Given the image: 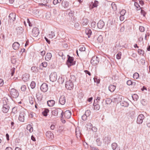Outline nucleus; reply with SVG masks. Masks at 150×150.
Listing matches in <instances>:
<instances>
[{"instance_id": "nucleus-38", "label": "nucleus", "mask_w": 150, "mask_h": 150, "mask_svg": "<svg viewBox=\"0 0 150 150\" xmlns=\"http://www.w3.org/2000/svg\"><path fill=\"white\" fill-rule=\"evenodd\" d=\"M17 112V107H13L12 109L11 113H16Z\"/></svg>"}, {"instance_id": "nucleus-16", "label": "nucleus", "mask_w": 150, "mask_h": 150, "mask_svg": "<svg viewBox=\"0 0 150 150\" xmlns=\"http://www.w3.org/2000/svg\"><path fill=\"white\" fill-rule=\"evenodd\" d=\"M9 109V106L8 105H4L3 106L2 111L5 113L8 112Z\"/></svg>"}, {"instance_id": "nucleus-6", "label": "nucleus", "mask_w": 150, "mask_h": 150, "mask_svg": "<svg viewBox=\"0 0 150 150\" xmlns=\"http://www.w3.org/2000/svg\"><path fill=\"white\" fill-rule=\"evenodd\" d=\"M99 62V58L97 56H94L91 61V63L93 65L97 64Z\"/></svg>"}, {"instance_id": "nucleus-37", "label": "nucleus", "mask_w": 150, "mask_h": 150, "mask_svg": "<svg viewBox=\"0 0 150 150\" xmlns=\"http://www.w3.org/2000/svg\"><path fill=\"white\" fill-rule=\"evenodd\" d=\"M97 40L99 42H102L103 41V37L102 35H99L98 38Z\"/></svg>"}, {"instance_id": "nucleus-19", "label": "nucleus", "mask_w": 150, "mask_h": 150, "mask_svg": "<svg viewBox=\"0 0 150 150\" xmlns=\"http://www.w3.org/2000/svg\"><path fill=\"white\" fill-rule=\"evenodd\" d=\"M105 94L103 93H100L98 95V96L94 100V102L95 101H96V103H99V102L100 101V99L102 98V94Z\"/></svg>"}, {"instance_id": "nucleus-52", "label": "nucleus", "mask_w": 150, "mask_h": 150, "mask_svg": "<svg viewBox=\"0 0 150 150\" xmlns=\"http://www.w3.org/2000/svg\"><path fill=\"white\" fill-rule=\"evenodd\" d=\"M88 116L85 114L82 116L81 118L83 120L85 121L86 120Z\"/></svg>"}, {"instance_id": "nucleus-1", "label": "nucleus", "mask_w": 150, "mask_h": 150, "mask_svg": "<svg viewBox=\"0 0 150 150\" xmlns=\"http://www.w3.org/2000/svg\"><path fill=\"white\" fill-rule=\"evenodd\" d=\"M68 59L67 61V64L69 67L72 65H74L75 64V62L74 61V58L73 57H71L69 55H67Z\"/></svg>"}, {"instance_id": "nucleus-51", "label": "nucleus", "mask_w": 150, "mask_h": 150, "mask_svg": "<svg viewBox=\"0 0 150 150\" xmlns=\"http://www.w3.org/2000/svg\"><path fill=\"white\" fill-rule=\"evenodd\" d=\"M90 111L89 110H87L86 111L85 114L88 117L90 115Z\"/></svg>"}, {"instance_id": "nucleus-32", "label": "nucleus", "mask_w": 150, "mask_h": 150, "mask_svg": "<svg viewBox=\"0 0 150 150\" xmlns=\"http://www.w3.org/2000/svg\"><path fill=\"white\" fill-rule=\"evenodd\" d=\"M49 110L48 109H45L42 112V114L45 116H47V113L49 112Z\"/></svg>"}, {"instance_id": "nucleus-45", "label": "nucleus", "mask_w": 150, "mask_h": 150, "mask_svg": "<svg viewBox=\"0 0 150 150\" xmlns=\"http://www.w3.org/2000/svg\"><path fill=\"white\" fill-rule=\"evenodd\" d=\"M8 102V100L7 98H5L3 100V106L4 105H8L7 103Z\"/></svg>"}, {"instance_id": "nucleus-42", "label": "nucleus", "mask_w": 150, "mask_h": 150, "mask_svg": "<svg viewBox=\"0 0 150 150\" xmlns=\"http://www.w3.org/2000/svg\"><path fill=\"white\" fill-rule=\"evenodd\" d=\"M121 52H119L118 54L116 55L117 59H121Z\"/></svg>"}, {"instance_id": "nucleus-44", "label": "nucleus", "mask_w": 150, "mask_h": 150, "mask_svg": "<svg viewBox=\"0 0 150 150\" xmlns=\"http://www.w3.org/2000/svg\"><path fill=\"white\" fill-rule=\"evenodd\" d=\"M30 86L32 89L34 88L35 86V83L34 81H32L30 84Z\"/></svg>"}, {"instance_id": "nucleus-9", "label": "nucleus", "mask_w": 150, "mask_h": 150, "mask_svg": "<svg viewBox=\"0 0 150 150\" xmlns=\"http://www.w3.org/2000/svg\"><path fill=\"white\" fill-rule=\"evenodd\" d=\"M144 118V115L142 114L139 115L138 117L137 122L139 124H141L143 122V120Z\"/></svg>"}, {"instance_id": "nucleus-2", "label": "nucleus", "mask_w": 150, "mask_h": 150, "mask_svg": "<svg viewBox=\"0 0 150 150\" xmlns=\"http://www.w3.org/2000/svg\"><path fill=\"white\" fill-rule=\"evenodd\" d=\"M10 92L11 97L14 98H16L19 96L18 91L14 88L11 89Z\"/></svg>"}, {"instance_id": "nucleus-8", "label": "nucleus", "mask_w": 150, "mask_h": 150, "mask_svg": "<svg viewBox=\"0 0 150 150\" xmlns=\"http://www.w3.org/2000/svg\"><path fill=\"white\" fill-rule=\"evenodd\" d=\"M32 35L34 37H37L39 34L38 28L36 27L34 28L32 30Z\"/></svg>"}, {"instance_id": "nucleus-10", "label": "nucleus", "mask_w": 150, "mask_h": 150, "mask_svg": "<svg viewBox=\"0 0 150 150\" xmlns=\"http://www.w3.org/2000/svg\"><path fill=\"white\" fill-rule=\"evenodd\" d=\"M48 89V85L46 83H43L40 86V89L43 92H46Z\"/></svg>"}, {"instance_id": "nucleus-49", "label": "nucleus", "mask_w": 150, "mask_h": 150, "mask_svg": "<svg viewBox=\"0 0 150 150\" xmlns=\"http://www.w3.org/2000/svg\"><path fill=\"white\" fill-rule=\"evenodd\" d=\"M111 6L113 9L115 11L116 9V4L114 3H113L111 4Z\"/></svg>"}, {"instance_id": "nucleus-17", "label": "nucleus", "mask_w": 150, "mask_h": 150, "mask_svg": "<svg viewBox=\"0 0 150 150\" xmlns=\"http://www.w3.org/2000/svg\"><path fill=\"white\" fill-rule=\"evenodd\" d=\"M104 23L102 20H100L97 24V26L99 29L102 28L104 25Z\"/></svg>"}, {"instance_id": "nucleus-33", "label": "nucleus", "mask_w": 150, "mask_h": 150, "mask_svg": "<svg viewBox=\"0 0 150 150\" xmlns=\"http://www.w3.org/2000/svg\"><path fill=\"white\" fill-rule=\"evenodd\" d=\"M92 125L91 123H88L86 125V127L87 128L88 130H90L91 129Z\"/></svg>"}, {"instance_id": "nucleus-39", "label": "nucleus", "mask_w": 150, "mask_h": 150, "mask_svg": "<svg viewBox=\"0 0 150 150\" xmlns=\"http://www.w3.org/2000/svg\"><path fill=\"white\" fill-rule=\"evenodd\" d=\"M96 141L97 143V145L98 146H100L101 144V141L100 140V139L99 138L97 139Z\"/></svg>"}, {"instance_id": "nucleus-43", "label": "nucleus", "mask_w": 150, "mask_h": 150, "mask_svg": "<svg viewBox=\"0 0 150 150\" xmlns=\"http://www.w3.org/2000/svg\"><path fill=\"white\" fill-rule=\"evenodd\" d=\"M31 70L33 72H36L37 71V67H32L31 68Z\"/></svg>"}, {"instance_id": "nucleus-22", "label": "nucleus", "mask_w": 150, "mask_h": 150, "mask_svg": "<svg viewBox=\"0 0 150 150\" xmlns=\"http://www.w3.org/2000/svg\"><path fill=\"white\" fill-rule=\"evenodd\" d=\"M52 57V54L50 53H47L45 56V59L47 61H49Z\"/></svg>"}, {"instance_id": "nucleus-55", "label": "nucleus", "mask_w": 150, "mask_h": 150, "mask_svg": "<svg viewBox=\"0 0 150 150\" xmlns=\"http://www.w3.org/2000/svg\"><path fill=\"white\" fill-rule=\"evenodd\" d=\"M47 65V63L46 62H44L41 63V66H42V67H46Z\"/></svg>"}, {"instance_id": "nucleus-28", "label": "nucleus", "mask_w": 150, "mask_h": 150, "mask_svg": "<svg viewBox=\"0 0 150 150\" xmlns=\"http://www.w3.org/2000/svg\"><path fill=\"white\" fill-rule=\"evenodd\" d=\"M55 103V101L53 100H51L47 101V105L50 107L53 106L54 105Z\"/></svg>"}, {"instance_id": "nucleus-54", "label": "nucleus", "mask_w": 150, "mask_h": 150, "mask_svg": "<svg viewBox=\"0 0 150 150\" xmlns=\"http://www.w3.org/2000/svg\"><path fill=\"white\" fill-rule=\"evenodd\" d=\"M85 50V48L84 46L81 47L79 49V51L80 52H83Z\"/></svg>"}, {"instance_id": "nucleus-40", "label": "nucleus", "mask_w": 150, "mask_h": 150, "mask_svg": "<svg viewBox=\"0 0 150 150\" xmlns=\"http://www.w3.org/2000/svg\"><path fill=\"white\" fill-rule=\"evenodd\" d=\"M49 37L51 38H52L55 37V33L54 32L51 31V34H49Z\"/></svg>"}, {"instance_id": "nucleus-4", "label": "nucleus", "mask_w": 150, "mask_h": 150, "mask_svg": "<svg viewBox=\"0 0 150 150\" xmlns=\"http://www.w3.org/2000/svg\"><path fill=\"white\" fill-rule=\"evenodd\" d=\"M65 87L67 89L71 90L74 87L73 83L70 80L67 81L65 83Z\"/></svg>"}, {"instance_id": "nucleus-18", "label": "nucleus", "mask_w": 150, "mask_h": 150, "mask_svg": "<svg viewBox=\"0 0 150 150\" xmlns=\"http://www.w3.org/2000/svg\"><path fill=\"white\" fill-rule=\"evenodd\" d=\"M29 75L26 74L23 75L22 79L24 81H28L29 79Z\"/></svg>"}, {"instance_id": "nucleus-53", "label": "nucleus", "mask_w": 150, "mask_h": 150, "mask_svg": "<svg viewBox=\"0 0 150 150\" xmlns=\"http://www.w3.org/2000/svg\"><path fill=\"white\" fill-rule=\"evenodd\" d=\"M26 87L25 85H22L21 88V89L22 91H25L26 90Z\"/></svg>"}, {"instance_id": "nucleus-3", "label": "nucleus", "mask_w": 150, "mask_h": 150, "mask_svg": "<svg viewBox=\"0 0 150 150\" xmlns=\"http://www.w3.org/2000/svg\"><path fill=\"white\" fill-rule=\"evenodd\" d=\"M59 112L61 113V116L62 117L63 116L64 112L60 108L55 109L52 112V115L56 116H57Z\"/></svg>"}, {"instance_id": "nucleus-29", "label": "nucleus", "mask_w": 150, "mask_h": 150, "mask_svg": "<svg viewBox=\"0 0 150 150\" xmlns=\"http://www.w3.org/2000/svg\"><path fill=\"white\" fill-rule=\"evenodd\" d=\"M116 88L115 86L113 85H110L108 87L109 90L111 92H113Z\"/></svg>"}, {"instance_id": "nucleus-35", "label": "nucleus", "mask_w": 150, "mask_h": 150, "mask_svg": "<svg viewBox=\"0 0 150 150\" xmlns=\"http://www.w3.org/2000/svg\"><path fill=\"white\" fill-rule=\"evenodd\" d=\"M139 77V75L136 72L134 73L133 75V77L134 79H138Z\"/></svg>"}, {"instance_id": "nucleus-25", "label": "nucleus", "mask_w": 150, "mask_h": 150, "mask_svg": "<svg viewBox=\"0 0 150 150\" xmlns=\"http://www.w3.org/2000/svg\"><path fill=\"white\" fill-rule=\"evenodd\" d=\"M88 23V20L85 18H83L81 21V23L83 25H87Z\"/></svg>"}, {"instance_id": "nucleus-36", "label": "nucleus", "mask_w": 150, "mask_h": 150, "mask_svg": "<svg viewBox=\"0 0 150 150\" xmlns=\"http://www.w3.org/2000/svg\"><path fill=\"white\" fill-rule=\"evenodd\" d=\"M112 100L109 98H107L105 100L106 103L107 104H110L112 102Z\"/></svg>"}, {"instance_id": "nucleus-34", "label": "nucleus", "mask_w": 150, "mask_h": 150, "mask_svg": "<svg viewBox=\"0 0 150 150\" xmlns=\"http://www.w3.org/2000/svg\"><path fill=\"white\" fill-rule=\"evenodd\" d=\"M135 114V112L134 111H130L129 113V115L130 117L132 118L134 117Z\"/></svg>"}, {"instance_id": "nucleus-62", "label": "nucleus", "mask_w": 150, "mask_h": 150, "mask_svg": "<svg viewBox=\"0 0 150 150\" xmlns=\"http://www.w3.org/2000/svg\"><path fill=\"white\" fill-rule=\"evenodd\" d=\"M127 85L129 86L132 85V82L131 80H128L127 82Z\"/></svg>"}, {"instance_id": "nucleus-14", "label": "nucleus", "mask_w": 150, "mask_h": 150, "mask_svg": "<svg viewBox=\"0 0 150 150\" xmlns=\"http://www.w3.org/2000/svg\"><path fill=\"white\" fill-rule=\"evenodd\" d=\"M119 101L120 102V105L121 106L125 107L128 106L129 104L127 101L124 100H122V99L121 100H120Z\"/></svg>"}, {"instance_id": "nucleus-27", "label": "nucleus", "mask_w": 150, "mask_h": 150, "mask_svg": "<svg viewBox=\"0 0 150 150\" xmlns=\"http://www.w3.org/2000/svg\"><path fill=\"white\" fill-rule=\"evenodd\" d=\"M85 33L88 35V37L89 38L92 34V31L89 28H86L85 30Z\"/></svg>"}, {"instance_id": "nucleus-20", "label": "nucleus", "mask_w": 150, "mask_h": 150, "mask_svg": "<svg viewBox=\"0 0 150 150\" xmlns=\"http://www.w3.org/2000/svg\"><path fill=\"white\" fill-rule=\"evenodd\" d=\"M20 47V44L17 42H14L12 45V47L15 50H18Z\"/></svg>"}, {"instance_id": "nucleus-7", "label": "nucleus", "mask_w": 150, "mask_h": 150, "mask_svg": "<svg viewBox=\"0 0 150 150\" xmlns=\"http://www.w3.org/2000/svg\"><path fill=\"white\" fill-rule=\"evenodd\" d=\"M57 74L56 72H53L51 73L50 76V79L51 81L54 82L57 80Z\"/></svg>"}, {"instance_id": "nucleus-58", "label": "nucleus", "mask_w": 150, "mask_h": 150, "mask_svg": "<svg viewBox=\"0 0 150 150\" xmlns=\"http://www.w3.org/2000/svg\"><path fill=\"white\" fill-rule=\"evenodd\" d=\"M139 29L140 31L141 32H143L144 30V27L142 26H140Z\"/></svg>"}, {"instance_id": "nucleus-63", "label": "nucleus", "mask_w": 150, "mask_h": 150, "mask_svg": "<svg viewBox=\"0 0 150 150\" xmlns=\"http://www.w3.org/2000/svg\"><path fill=\"white\" fill-rule=\"evenodd\" d=\"M91 129L93 131L95 132H96L97 130V128L96 127H92Z\"/></svg>"}, {"instance_id": "nucleus-64", "label": "nucleus", "mask_w": 150, "mask_h": 150, "mask_svg": "<svg viewBox=\"0 0 150 150\" xmlns=\"http://www.w3.org/2000/svg\"><path fill=\"white\" fill-rule=\"evenodd\" d=\"M11 62L13 64H14L16 62V59H14L12 58L11 60Z\"/></svg>"}, {"instance_id": "nucleus-59", "label": "nucleus", "mask_w": 150, "mask_h": 150, "mask_svg": "<svg viewBox=\"0 0 150 150\" xmlns=\"http://www.w3.org/2000/svg\"><path fill=\"white\" fill-rule=\"evenodd\" d=\"M138 53L140 54H143L144 53V51L143 50H142L139 49L138 50Z\"/></svg>"}, {"instance_id": "nucleus-12", "label": "nucleus", "mask_w": 150, "mask_h": 150, "mask_svg": "<svg viewBox=\"0 0 150 150\" xmlns=\"http://www.w3.org/2000/svg\"><path fill=\"white\" fill-rule=\"evenodd\" d=\"M8 18L11 22H13L16 19V14L13 13H10L8 16Z\"/></svg>"}, {"instance_id": "nucleus-57", "label": "nucleus", "mask_w": 150, "mask_h": 150, "mask_svg": "<svg viewBox=\"0 0 150 150\" xmlns=\"http://www.w3.org/2000/svg\"><path fill=\"white\" fill-rule=\"evenodd\" d=\"M4 84V80L1 79H0V87L2 86Z\"/></svg>"}, {"instance_id": "nucleus-5", "label": "nucleus", "mask_w": 150, "mask_h": 150, "mask_svg": "<svg viewBox=\"0 0 150 150\" xmlns=\"http://www.w3.org/2000/svg\"><path fill=\"white\" fill-rule=\"evenodd\" d=\"M26 115V113L25 111H21L20 113V115L18 117L19 120L21 122H24L25 119V117Z\"/></svg>"}, {"instance_id": "nucleus-26", "label": "nucleus", "mask_w": 150, "mask_h": 150, "mask_svg": "<svg viewBox=\"0 0 150 150\" xmlns=\"http://www.w3.org/2000/svg\"><path fill=\"white\" fill-rule=\"evenodd\" d=\"M16 30L17 33L18 34H20L23 32V29L22 27L19 26L16 28Z\"/></svg>"}, {"instance_id": "nucleus-11", "label": "nucleus", "mask_w": 150, "mask_h": 150, "mask_svg": "<svg viewBox=\"0 0 150 150\" xmlns=\"http://www.w3.org/2000/svg\"><path fill=\"white\" fill-rule=\"evenodd\" d=\"M47 138L49 140H52L54 137L53 134L50 131H47L46 133Z\"/></svg>"}, {"instance_id": "nucleus-48", "label": "nucleus", "mask_w": 150, "mask_h": 150, "mask_svg": "<svg viewBox=\"0 0 150 150\" xmlns=\"http://www.w3.org/2000/svg\"><path fill=\"white\" fill-rule=\"evenodd\" d=\"M134 5V6L136 7L138 9V10H139L141 8L140 7V6L138 3L135 2ZM137 10H138V9Z\"/></svg>"}, {"instance_id": "nucleus-30", "label": "nucleus", "mask_w": 150, "mask_h": 150, "mask_svg": "<svg viewBox=\"0 0 150 150\" xmlns=\"http://www.w3.org/2000/svg\"><path fill=\"white\" fill-rule=\"evenodd\" d=\"M62 5L64 8H66L69 6V2L67 1L63 0L62 2Z\"/></svg>"}, {"instance_id": "nucleus-23", "label": "nucleus", "mask_w": 150, "mask_h": 150, "mask_svg": "<svg viewBox=\"0 0 150 150\" xmlns=\"http://www.w3.org/2000/svg\"><path fill=\"white\" fill-rule=\"evenodd\" d=\"M122 96L121 95H117L115 96V97L113 98L112 100H114V101H118L120 100L119 99H122Z\"/></svg>"}, {"instance_id": "nucleus-24", "label": "nucleus", "mask_w": 150, "mask_h": 150, "mask_svg": "<svg viewBox=\"0 0 150 150\" xmlns=\"http://www.w3.org/2000/svg\"><path fill=\"white\" fill-rule=\"evenodd\" d=\"M111 146L113 150H120V148L117 147V144L116 143H113L112 144Z\"/></svg>"}, {"instance_id": "nucleus-41", "label": "nucleus", "mask_w": 150, "mask_h": 150, "mask_svg": "<svg viewBox=\"0 0 150 150\" xmlns=\"http://www.w3.org/2000/svg\"><path fill=\"white\" fill-rule=\"evenodd\" d=\"M29 102L30 104H33L35 102V99L32 97H31L29 99Z\"/></svg>"}, {"instance_id": "nucleus-13", "label": "nucleus", "mask_w": 150, "mask_h": 150, "mask_svg": "<svg viewBox=\"0 0 150 150\" xmlns=\"http://www.w3.org/2000/svg\"><path fill=\"white\" fill-rule=\"evenodd\" d=\"M59 103L62 105H64L66 102L65 98L64 96H61L59 98Z\"/></svg>"}, {"instance_id": "nucleus-31", "label": "nucleus", "mask_w": 150, "mask_h": 150, "mask_svg": "<svg viewBox=\"0 0 150 150\" xmlns=\"http://www.w3.org/2000/svg\"><path fill=\"white\" fill-rule=\"evenodd\" d=\"M93 105L94 106L93 109L96 110H98L100 108V106L98 104H96L95 102L93 103Z\"/></svg>"}, {"instance_id": "nucleus-60", "label": "nucleus", "mask_w": 150, "mask_h": 150, "mask_svg": "<svg viewBox=\"0 0 150 150\" xmlns=\"http://www.w3.org/2000/svg\"><path fill=\"white\" fill-rule=\"evenodd\" d=\"M15 70V68H13L11 69V74L12 76H13Z\"/></svg>"}, {"instance_id": "nucleus-50", "label": "nucleus", "mask_w": 150, "mask_h": 150, "mask_svg": "<svg viewBox=\"0 0 150 150\" xmlns=\"http://www.w3.org/2000/svg\"><path fill=\"white\" fill-rule=\"evenodd\" d=\"M126 13V10L124 9H122L120 12V15L124 16L125 13Z\"/></svg>"}, {"instance_id": "nucleus-46", "label": "nucleus", "mask_w": 150, "mask_h": 150, "mask_svg": "<svg viewBox=\"0 0 150 150\" xmlns=\"http://www.w3.org/2000/svg\"><path fill=\"white\" fill-rule=\"evenodd\" d=\"M98 1H94V3L93 4L92 7L93 8L94 7H97L98 6Z\"/></svg>"}, {"instance_id": "nucleus-15", "label": "nucleus", "mask_w": 150, "mask_h": 150, "mask_svg": "<svg viewBox=\"0 0 150 150\" xmlns=\"http://www.w3.org/2000/svg\"><path fill=\"white\" fill-rule=\"evenodd\" d=\"M64 116L67 119H69L70 118L71 113V112L69 110H67L64 112Z\"/></svg>"}, {"instance_id": "nucleus-21", "label": "nucleus", "mask_w": 150, "mask_h": 150, "mask_svg": "<svg viewBox=\"0 0 150 150\" xmlns=\"http://www.w3.org/2000/svg\"><path fill=\"white\" fill-rule=\"evenodd\" d=\"M36 97L38 100L39 101H40L42 99V96L41 93L39 92L37 93L36 94Z\"/></svg>"}, {"instance_id": "nucleus-56", "label": "nucleus", "mask_w": 150, "mask_h": 150, "mask_svg": "<svg viewBox=\"0 0 150 150\" xmlns=\"http://www.w3.org/2000/svg\"><path fill=\"white\" fill-rule=\"evenodd\" d=\"M140 64L142 65H144L145 63V61L143 59H141L140 60Z\"/></svg>"}, {"instance_id": "nucleus-61", "label": "nucleus", "mask_w": 150, "mask_h": 150, "mask_svg": "<svg viewBox=\"0 0 150 150\" xmlns=\"http://www.w3.org/2000/svg\"><path fill=\"white\" fill-rule=\"evenodd\" d=\"M141 13L144 16H145L146 14V13L142 9L141 10Z\"/></svg>"}, {"instance_id": "nucleus-47", "label": "nucleus", "mask_w": 150, "mask_h": 150, "mask_svg": "<svg viewBox=\"0 0 150 150\" xmlns=\"http://www.w3.org/2000/svg\"><path fill=\"white\" fill-rule=\"evenodd\" d=\"M81 134V133L79 131H77L76 129V136L77 138H78V137H80Z\"/></svg>"}]
</instances>
